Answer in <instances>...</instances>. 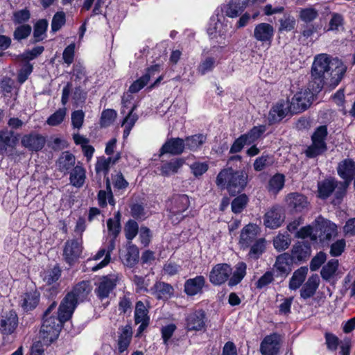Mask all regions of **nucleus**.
<instances>
[{"instance_id":"338daca9","label":"nucleus","mask_w":355,"mask_h":355,"mask_svg":"<svg viewBox=\"0 0 355 355\" xmlns=\"http://www.w3.org/2000/svg\"><path fill=\"white\" fill-rule=\"evenodd\" d=\"M266 130L264 126L254 127L249 132L244 134L248 143L251 144L256 141Z\"/></svg>"},{"instance_id":"f3484780","label":"nucleus","mask_w":355,"mask_h":355,"mask_svg":"<svg viewBox=\"0 0 355 355\" xmlns=\"http://www.w3.org/2000/svg\"><path fill=\"white\" fill-rule=\"evenodd\" d=\"M286 202L288 207L295 212H302L309 208V202L306 197L298 193L288 194Z\"/></svg>"},{"instance_id":"b1692460","label":"nucleus","mask_w":355,"mask_h":355,"mask_svg":"<svg viewBox=\"0 0 355 355\" xmlns=\"http://www.w3.org/2000/svg\"><path fill=\"white\" fill-rule=\"evenodd\" d=\"M123 109H122V113L125 114L126 111L125 108H130V110L128 111V115L125 116L123 121L122 125L124 126V131H123V137L126 138L130 135V130L134 126L135 122L138 119V116L137 114H133V111L135 110V106H129V104L130 103H128L125 101V99H123Z\"/></svg>"},{"instance_id":"c9c22d12","label":"nucleus","mask_w":355,"mask_h":355,"mask_svg":"<svg viewBox=\"0 0 355 355\" xmlns=\"http://www.w3.org/2000/svg\"><path fill=\"white\" fill-rule=\"evenodd\" d=\"M226 32L225 28L220 21L218 16H213L209 21L207 28V33L212 38L216 37L218 35H223Z\"/></svg>"},{"instance_id":"3c124183","label":"nucleus","mask_w":355,"mask_h":355,"mask_svg":"<svg viewBox=\"0 0 355 355\" xmlns=\"http://www.w3.org/2000/svg\"><path fill=\"white\" fill-rule=\"evenodd\" d=\"M61 275V270L59 267L55 266L52 269L45 271L43 274V280L51 285L57 282Z\"/></svg>"},{"instance_id":"ddd939ff","label":"nucleus","mask_w":355,"mask_h":355,"mask_svg":"<svg viewBox=\"0 0 355 355\" xmlns=\"http://www.w3.org/2000/svg\"><path fill=\"white\" fill-rule=\"evenodd\" d=\"M232 273V268L228 264H217L209 273V281L214 285H220L229 279Z\"/></svg>"},{"instance_id":"a878e982","label":"nucleus","mask_w":355,"mask_h":355,"mask_svg":"<svg viewBox=\"0 0 355 355\" xmlns=\"http://www.w3.org/2000/svg\"><path fill=\"white\" fill-rule=\"evenodd\" d=\"M185 148V144L183 139L173 138L166 141L162 146L160 150V155L165 153L179 155L183 152Z\"/></svg>"},{"instance_id":"f704fd0d","label":"nucleus","mask_w":355,"mask_h":355,"mask_svg":"<svg viewBox=\"0 0 355 355\" xmlns=\"http://www.w3.org/2000/svg\"><path fill=\"white\" fill-rule=\"evenodd\" d=\"M120 218L121 215L119 212H117L114 214L113 218H109L107 221V227L108 230V239H114L115 241L116 237L121 232V225H120Z\"/></svg>"},{"instance_id":"72a5a7b5","label":"nucleus","mask_w":355,"mask_h":355,"mask_svg":"<svg viewBox=\"0 0 355 355\" xmlns=\"http://www.w3.org/2000/svg\"><path fill=\"white\" fill-rule=\"evenodd\" d=\"M132 331L130 325H126L121 329L118 341V350L122 354L127 350L132 338Z\"/></svg>"},{"instance_id":"a19ab883","label":"nucleus","mask_w":355,"mask_h":355,"mask_svg":"<svg viewBox=\"0 0 355 355\" xmlns=\"http://www.w3.org/2000/svg\"><path fill=\"white\" fill-rule=\"evenodd\" d=\"M245 8V6L243 2L230 1L224 7L223 12L225 15L234 18L241 14Z\"/></svg>"},{"instance_id":"bb28decb","label":"nucleus","mask_w":355,"mask_h":355,"mask_svg":"<svg viewBox=\"0 0 355 355\" xmlns=\"http://www.w3.org/2000/svg\"><path fill=\"white\" fill-rule=\"evenodd\" d=\"M44 143V139L36 134L24 135L21 139L22 146L31 150L37 151L42 149Z\"/></svg>"},{"instance_id":"603ef678","label":"nucleus","mask_w":355,"mask_h":355,"mask_svg":"<svg viewBox=\"0 0 355 355\" xmlns=\"http://www.w3.org/2000/svg\"><path fill=\"white\" fill-rule=\"evenodd\" d=\"M48 27V22L45 19L39 20L35 25L33 36L36 42L44 39L46 31Z\"/></svg>"},{"instance_id":"0eeeda50","label":"nucleus","mask_w":355,"mask_h":355,"mask_svg":"<svg viewBox=\"0 0 355 355\" xmlns=\"http://www.w3.org/2000/svg\"><path fill=\"white\" fill-rule=\"evenodd\" d=\"M327 137V129L325 125L318 127L311 137L312 144L305 151L309 158L315 157L327 150L325 142Z\"/></svg>"},{"instance_id":"f8f14e48","label":"nucleus","mask_w":355,"mask_h":355,"mask_svg":"<svg viewBox=\"0 0 355 355\" xmlns=\"http://www.w3.org/2000/svg\"><path fill=\"white\" fill-rule=\"evenodd\" d=\"M206 315L200 309L189 313L186 317L185 327L187 331H200L206 330Z\"/></svg>"},{"instance_id":"8fccbe9b","label":"nucleus","mask_w":355,"mask_h":355,"mask_svg":"<svg viewBox=\"0 0 355 355\" xmlns=\"http://www.w3.org/2000/svg\"><path fill=\"white\" fill-rule=\"evenodd\" d=\"M338 266V261L337 259L330 260L321 270V275L324 279H329L335 274Z\"/></svg>"},{"instance_id":"bf43d9fd","label":"nucleus","mask_w":355,"mask_h":355,"mask_svg":"<svg viewBox=\"0 0 355 355\" xmlns=\"http://www.w3.org/2000/svg\"><path fill=\"white\" fill-rule=\"evenodd\" d=\"M116 116V112L114 110L108 109L102 112L101 124L103 127L111 125Z\"/></svg>"},{"instance_id":"c03bdc74","label":"nucleus","mask_w":355,"mask_h":355,"mask_svg":"<svg viewBox=\"0 0 355 355\" xmlns=\"http://www.w3.org/2000/svg\"><path fill=\"white\" fill-rule=\"evenodd\" d=\"M14 142L11 131H0V155L4 154L8 147L12 146Z\"/></svg>"},{"instance_id":"6e6d98bb","label":"nucleus","mask_w":355,"mask_h":355,"mask_svg":"<svg viewBox=\"0 0 355 355\" xmlns=\"http://www.w3.org/2000/svg\"><path fill=\"white\" fill-rule=\"evenodd\" d=\"M291 239L288 235L279 234L273 241L274 247L278 250H284L288 248Z\"/></svg>"},{"instance_id":"9d476101","label":"nucleus","mask_w":355,"mask_h":355,"mask_svg":"<svg viewBox=\"0 0 355 355\" xmlns=\"http://www.w3.org/2000/svg\"><path fill=\"white\" fill-rule=\"evenodd\" d=\"M189 204V199L187 195H176L173 197L169 205V211L171 217L176 216L175 219L172 218L173 223H178L184 218L182 213L188 209Z\"/></svg>"},{"instance_id":"0e129e2a","label":"nucleus","mask_w":355,"mask_h":355,"mask_svg":"<svg viewBox=\"0 0 355 355\" xmlns=\"http://www.w3.org/2000/svg\"><path fill=\"white\" fill-rule=\"evenodd\" d=\"M343 25V17L338 13H333L329 22L328 31H338Z\"/></svg>"},{"instance_id":"5701e85b","label":"nucleus","mask_w":355,"mask_h":355,"mask_svg":"<svg viewBox=\"0 0 355 355\" xmlns=\"http://www.w3.org/2000/svg\"><path fill=\"white\" fill-rule=\"evenodd\" d=\"M205 285V278L202 275L190 278L184 283V292L189 296L200 294L202 292Z\"/></svg>"},{"instance_id":"680f3d73","label":"nucleus","mask_w":355,"mask_h":355,"mask_svg":"<svg viewBox=\"0 0 355 355\" xmlns=\"http://www.w3.org/2000/svg\"><path fill=\"white\" fill-rule=\"evenodd\" d=\"M139 226L137 222L130 220L125 226V233L127 239L132 240L137 234Z\"/></svg>"},{"instance_id":"6e6552de","label":"nucleus","mask_w":355,"mask_h":355,"mask_svg":"<svg viewBox=\"0 0 355 355\" xmlns=\"http://www.w3.org/2000/svg\"><path fill=\"white\" fill-rule=\"evenodd\" d=\"M152 80L155 81L150 88L155 87L162 80V76L159 75V67L157 64L148 68L146 73L130 86L129 92L131 93L139 92Z\"/></svg>"},{"instance_id":"a18cd8bd","label":"nucleus","mask_w":355,"mask_h":355,"mask_svg":"<svg viewBox=\"0 0 355 355\" xmlns=\"http://www.w3.org/2000/svg\"><path fill=\"white\" fill-rule=\"evenodd\" d=\"M246 272V264L243 262H239L236 264V269L230 278L229 284L234 286L239 284L244 277Z\"/></svg>"},{"instance_id":"ea45409f","label":"nucleus","mask_w":355,"mask_h":355,"mask_svg":"<svg viewBox=\"0 0 355 355\" xmlns=\"http://www.w3.org/2000/svg\"><path fill=\"white\" fill-rule=\"evenodd\" d=\"M184 141L185 147L191 151L199 150L206 141V136L202 134L187 137Z\"/></svg>"},{"instance_id":"4c0bfd02","label":"nucleus","mask_w":355,"mask_h":355,"mask_svg":"<svg viewBox=\"0 0 355 355\" xmlns=\"http://www.w3.org/2000/svg\"><path fill=\"white\" fill-rule=\"evenodd\" d=\"M118 159L119 157H98L95 166L96 173L99 174L102 173L103 175L105 177L110 167L116 162Z\"/></svg>"},{"instance_id":"4468645a","label":"nucleus","mask_w":355,"mask_h":355,"mask_svg":"<svg viewBox=\"0 0 355 355\" xmlns=\"http://www.w3.org/2000/svg\"><path fill=\"white\" fill-rule=\"evenodd\" d=\"M114 248V239H110L107 241L105 245L101 248L92 259L88 260V261L90 260L98 261L103 257V259L98 264L92 268L93 271H97L106 266L110 263L111 259L110 255Z\"/></svg>"},{"instance_id":"79ce46f5","label":"nucleus","mask_w":355,"mask_h":355,"mask_svg":"<svg viewBox=\"0 0 355 355\" xmlns=\"http://www.w3.org/2000/svg\"><path fill=\"white\" fill-rule=\"evenodd\" d=\"M250 247L249 257L257 259L266 250V240L263 238H259Z\"/></svg>"},{"instance_id":"423d86ee","label":"nucleus","mask_w":355,"mask_h":355,"mask_svg":"<svg viewBox=\"0 0 355 355\" xmlns=\"http://www.w3.org/2000/svg\"><path fill=\"white\" fill-rule=\"evenodd\" d=\"M347 188V182H338L334 178L327 179L318 183L319 196L322 198H327L333 192L336 198L335 204L338 203L344 196Z\"/></svg>"},{"instance_id":"052dcab7","label":"nucleus","mask_w":355,"mask_h":355,"mask_svg":"<svg viewBox=\"0 0 355 355\" xmlns=\"http://www.w3.org/2000/svg\"><path fill=\"white\" fill-rule=\"evenodd\" d=\"M85 113L83 110H76L71 113V125L74 129L80 130L84 122Z\"/></svg>"},{"instance_id":"393cba45","label":"nucleus","mask_w":355,"mask_h":355,"mask_svg":"<svg viewBox=\"0 0 355 355\" xmlns=\"http://www.w3.org/2000/svg\"><path fill=\"white\" fill-rule=\"evenodd\" d=\"M338 173L344 180L343 182H347L348 187L355 175V163L351 159L342 161L338 164Z\"/></svg>"},{"instance_id":"aec40b11","label":"nucleus","mask_w":355,"mask_h":355,"mask_svg":"<svg viewBox=\"0 0 355 355\" xmlns=\"http://www.w3.org/2000/svg\"><path fill=\"white\" fill-rule=\"evenodd\" d=\"M259 228L257 225L248 224L245 225L240 234L239 244L243 249L248 248L259 238Z\"/></svg>"},{"instance_id":"39448f33","label":"nucleus","mask_w":355,"mask_h":355,"mask_svg":"<svg viewBox=\"0 0 355 355\" xmlns=\"http://www.w3.org/2000/svg\"><path fill=\"white\" fill-rule=\"evenodd\" d=\"M60 306L58 309V316L49 317V318H43V323L40 331V338L46 345H49L55 340L61 329V325L67 320H62L60 314Z\"/></svg>"},{"instance_id":"20e7f679","label":"nucleus","mask_w":355,"mask_h":355,"mask_svg":"<svg viewBox=\"0 0 355 355\" xmlns=\"http://www.w3.org/2000/svg\"><path fill=\"white\" fill-rule=\"evenodd\" d=\"M216 184L226 188L229 193L235 195L240 193L247 183V175L243 171H234L231 168L222 170L218 175Z\"/></svg>"},{"instance_id":"a211bd4d","label":"nucleus","mask_w":355,"mask_h":355,"mask_svg":"<svg viewBox=\"0 0 355 355\" xmlns=\"http://www.w3.org/2000/svg\"><path fill=\"white\" fill-rule=\"evenodd\" d=\"M274 33V28L272 25L268 23H260L255 26L253 36L257 40L262 42V44L270 45L272 42Z\"/></svg>"},{"instance_id":"473e14b6","label":"nucleus","mask_w":355,"mask_h":355,"mask_svg":"<svg viewBox=\"0 0 355 355\" xmlns=\"http://www.w3.org/2000/svg\"><path fill=\"white\" fill-rule=\"evenodd\" d=\"M185 161L182 158H175L170 162L164 163L161 166V173L163 175L169 176L178 172L184 165Z\"/></svg>"},{"instance_id":"7ed1b4c3","label":"nucleus","mask_w":355,"mask_h":355,"mask_svg":"<svg viewBox=\"0 0 355 355\" xmlns=\"http://www.w3.org/2000/svg\"><path fill=\"white\" fill-rule=\"evenodd\" d=\"M91 286L89 282L83 281L78 283L63 299L60 304L61 318L69 320L71 317L77 304L82 302L90 293Z\"/></svg>"},{"instance_id":"f03ea898","label":"nucleus","mask_w":355,"mask_h":355,"mask_svg":"<svg viewBox=\"0 0 355 355\" xmlns=\"http://www.w3.org/2000/svg\"><path fill=\"white\" fill-rule=\"evenodd\" d=\"M311 89H301L296 93L291 101L281 100L278 101L270 110L268 115L270 123H274L281 121L288 114H297L306 110L311 104L314 95L318 92H315L312 85Z\"/></svg>"},{"instance_id":"1a4fd4ad","label":"nucleus","mask_w":355,"mask_h":355,"mask_svg":"<svg viewBox=\"0 0 355 355\" xmlns=\"http://www.w3.org/2000/svg\"><path fill=\"white\" fill-rule=\"evenodd\" d=\"M315 229L318 237L322 243H328L337 235V226L330 220L318 217L315 220Z\"/></svg>"},{"instance_id":"13d9d810","label":"nucleus","mask_w":355,"mask_h":355,"mask_svg":"<svg viewBox=\"0 0 355 355\" xmlns=\"http://www.w3.org/2000/svg\"><path fill=\"white\" fill-rule=\"evenodd\" d=\"M248 198L245 195H241L234 199L232 202V210L235 214L241 213L245 207Z\"/></svg>"},{"instance_id":"6ab92c4d","label":"nucleus","mask_w":355,"mask_h":355,"mask_svg":"<svg viewBox=\"0 0 355 355\" xmlns=\"http://www.w3.org/2000/svg\"><path fill=\"white\" fill-rule=\"evenodd\" d=\"M284 220V216L282 209L279 206H274L265 214L263 223L269 228L275 229L279 227Z\"/></svg>"},{"instance_id":"49530a36","label":"nucleus","mask_w":355,"mask_h":355,"mask_svg":"<svg viewBox=\"0 0 355 355\" xmlns=\"http://www.w3.org/2000/svg\"><path fill=\"white\" fill-rule=\"evenodd\" d=\"M191 173L196 178H199L205 173L209 168L207 162L195 161L189 164Z\"/></svg>"},{"instance_id":"09e8293b","label":"nucleus","mask_w":355,"mask_h":355,"mask_svg":"<svg viewBox=\"0 0 355 355\" xmlns=\"http://www.w3.org/2000/svg\"><path fill=\"white\" fill-rule=\"evenodd\" d=\"M147 313L148 311L144 304L141 301L137 302L135 311V322L139 324L140 322H148L149 318Z\"/></svg>"},{"instance_id":"412c9836","label":"nucleus","mask_w":355,"mask_h":355,"mask_svg":"<svg viewBox=\"0 0 355 355\" xmlns=\"http://www.w3.org/2000/svg\"><path fill=\"white\" fill-rule=\"evenodd\" d=\"M292 260L290 256L286 254H282L277 257L274 265L273 270L277 277H285L291 272V265Z\"/></svg>"},{"instance_id":"774afa93","label":"nucleus","mask_w":355,"mask_h":355,"mask_svg":"<svg viewBox=\"0 0 355 355\" xmlns=\"http://www.w3.org/2000/svg\"><path fill=\"white\" fill-rule=\"evenodd\" d=\"M65 23V15L63 12H58L53 17L51 28L53 31H58Z\"/></svg>"},{"instance_id":"2f4dec72","label":"nucleus","mask_w":355,"mask_h":355,"mask_svg":"<svg viewBox=\"0 0 355 355\" xmlns=\"http://www.w3.org/2000/svg\"><path fill=\"white\" fill-rule=\"evenodd\" d=\"M75 164L76 158L74 155L69 152H64L57 162V166L60 171L67 173L74 166Z\"/></svg>"},{"instance_id":"f257e3e1","label":"nucleus","mask_w":355,"mask_h":355,"mask_svg":"<svg viewBox=\"0 0 355 355\" xmlns=\"http://www.w3.org/2000/svg\"><path fill=\"white\" fill-rule=\"evenodd\" d=\"M347 67L338 58H331L322 53L315 57L312 66V87L315 92H320L324 86L335 88L343 78Z\"/></svg>"},{"instance_id":"2eb2a0df","label":"nucleus","mask_w":355,"mask_h":355,"mask_svg":"<svg viewBox=\"0 0 355 355\" xmlns=\"http://www.w3.org/2000/svg\"><path fill=\"white\" fill-rule=\"evenodd\" d=\"M116 285V277L114 276H106L99 279L96 284L95 293L101 300L109 297L110 293Z\"/></svg>"},{"instance_id":"864d4df0","label":"nucleus","mask_w":355,"mask_h":355,"mask_svg":"<svg viewBox=\"0 0 355 355\" xmlns=\"http://www.w3.org/2000/svg\"><path fill=\"white\" fill-rule=\"evenodd\" d=\"M66 114V107L60 108L48 118L47 123L52 126L58 125L63 121Z\"/></svg>"},{"instance_id":"37998d69","label":"nucleus","mask_w":355,"mask_h":355,"mask_svg":"<svg viewBox=\"0 0 355 355\" xmlns=\"http://www.w3.org/2000/svg\"><path fill=\"white\" fill-rule=\"evenodd\" d=\"M284 182L285 178L283 175L279 173L275 175L268 182V191L274 194L277 193L284 187Z\"/></svg>"},{"instance_id":"69168bd1","label":"nucleus","mask_w":355,"mask_h":355,"mask_svg":"<svg viewBox=\"0 0 355 355\" xmlns=\"http://www.w3.org/2000/svg\"><path fill=\"white\" fill-rule=\"evenodd\" d=\"M296 236L299 238L304 239L310 237L311 240L316 241L318 239L317 232H314V229L311 226L304 227L297 232Z\"/></svg>"},{"instance_id":"cd10ccee","label":"nucleus","mask_w":355,"mask_h":355,"mask_svg":"<svg viewBox=\"0 0 355 355\" xmlns=\"http://www.w3.org/2000/svg\"><path fill=\"white\" fill-rule=\"evenodd\" d=\"M320 282V279L318 275L311 276L301 289V297L304 299L312 297L318 289Z\"/></svg>"},{"instance_id":"5fc2aeb1","label":"nucleus","mask_w":355,"mask_h":355,"mask_svg":"<svg viewBox=\"0 0 355 355\" xmlns=\"http://www.w3.org/2000/svg\"><path fill=\"white\" fill-rule=\"evenodd\" d=\"M273 159L268 155H262L261 157L256 159L254 163V168L257 171H260L264 169L266 166L272 165Z\"/></svg>"},{"instance_id":"7c9ffc66","label":"nucleus","mask_w":355,"mask_h":355,"mask_svg":"<svg viewBox=\"0 0 355 355\" xmlns=\"http://www.w3.org/2000/svg\"><path fill=\"white\" fill-rule=\"evenodd\" d=\"M40 294L36 291L27 292L21 296L20 304L26 311H31L35 309L39 302Z\"/></svg>"},{"instance_id":"4be33fe9","label":"nucleus","mask_w":355,"mask_h":355,"mask_svg":"<svg viewBox=\"0 0 355 355\" xmlns=\"http://www.w3.org/2000/svg\"><path fill=\"white\" fill-rule=\"evenodd\" d=\"M18 324L17 313L10 311L3 315L0 320V330L5 335L12 334Z\"/></svg>"},{"instance_id":"4d7b16f0","label":"nucleus","mask_w":355,"mask_h":355,"mask_svg":"<svg viewBox=\"0 0 355 355\" xmlns=\"http://www.w3.org/2000/svg\"><path fill=\"white\" fill-rule=\"evenodd\" d=\"M216 59L211 57H207L201 62L198 67V72L201 75H205L207 73L213 70L215 67Z\"/></svg>"},{"instance_id":"e2e57ef3","label":"nucleus","mask_w":355,"mask_h":355,"mask_svg":"<svg viewBox=\"0 0 355 355\" xmlns=\"http://www.w3.org/2000/svg\"><path fill=\"white\" fill-rule=\"evenodd\" d=\"M31 32V26L28 24L18 26L14 32V37L17 40L26 38Z\"/></svg>"},{"instance_id":"dca6fc26","label":"nucleus","mask_w":355,"mask_h":355,"mask_svg":"<svg viewBox=\"0 0 355 355\" xmlns=\"http://www.w3.org/2000/svg\"><path fill=\"white\" fill-rule=\"evenodd\" d=\"M281 338L277 334L267 336L261 343L260 351L263 355H277L280 348Z\"/></svg>"},{"instance_id":"de8ad7c7","label":"nucleus","mask_w":355,"mask_h":355,"mask_svg":"<svg viewBox=\"0 0 355 355\" xmlns=\"http://www.w3.org/2000/svg\"><path fill=\"white\" fill-rule=\"evenodd\" d=\"M279 31L289 32L293 30L296 26V20L290 15H284L279 20Z\"/></svg>"},{"instance_id":"9b49d317","label":"nucleus","mask_w":355,"mask_h":355,"mask_svg":"<svg viewBox=\"0 0 355 355\" xmlns=\"http://www.w3.org/2000/svg\"><path fill=\"white\" fill-rule=\"evenodd\" d=\"M83 252L82 239L67 241L65 243L63 256L69 265H73L80 257Z\"/></svg>"},{"instance_id":"c756f323","label":"nucleus","mask_w":355,"mask_h":355,"mask_svg":"<svg viewBox=\"0 0 355 355\" xmlns=\"http://www.w3.org/2000/svg\"><path fill=\"white\" fill-rule=\"evenodd\" d=\"M86 179V171L85 168L78 164L70 172V184L77 188L82 187Z\"/></svg>"},{"instance_id":"c85d7f7f","label":"nucleus","mask_w":355,"mask_h":355,"mask_svg":"<svg viewBox=\"0 0 355 355\" xmlns=\"http://www.w3.org/2000/svg\"><path fill=\"white\" fill-rule=\"evenodd\" d=\"M150 293L158 299H168L173 293V287L164 282H157L149 291Z\"/></svg>"},{"instance_id":"e433bc0d","label":"nucleus","mask_w":355,"mask_h":355,"mask_svg":"<svg viewBox=\"0 0 355 355\" xmlns=\"http://www.w3.org/2000/svg\"><path fill=\"white\" fill-rule=\"evenodd\" d=\"M307 273L308 268L306 267H301L295 270L290 279L289 288L291 290L299 288L304 282Z\"/></svg>"},{"instance_id":"58836bf2","label":"nucleus","mask_w":355,"mask_h":355,"mask_svg":"<svg viewBox=\"0 0 355 355\" xmlns=\"http://www.w3.org/2000/svg\"><path fill=\"white\" fill-rule=\"evenodd\" d=\"M318 10L313 6L300 8L298 10L299 19L309 24L318 17Z\"/></svg>"}]
</instances>
